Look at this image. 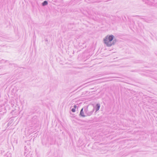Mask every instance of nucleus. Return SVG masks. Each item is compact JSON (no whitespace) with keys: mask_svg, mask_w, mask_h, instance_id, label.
Instances as JSON below:
<instances>
[{"mask_svg":"<svg viewBox=\"0 0 157 157\" xmlns=\"http://www.w3.org/2000/svg\"><path fill=\"white\" fill-rule=\"evenodd\" d=\"M114 36L110 35L105 36L104 39V42L108 47H110L115 44L116 42V39L113 40Z\"/></svg>","mask_w":157,"mask_h":157,"instance_id":"f257e3e1","label":"nucleus"},{"mask_svg":"<svg viewBox=\"0 0 157 157\" xmlns=\"http://www.w3.org/2000/svg\"><path fill=\"white\" fill-rule=\"evenodd\" d=\"M84 108L85 113L88 116L92 115L94 110V108H93L92 110H90L88 109V107H84Z\"/></svg>","mask_w":157,"mask_h":157,"instance_id":"f03ea898","label":"nucleus"},{"mask_svg":"<svg viewBox=\"0 0 157 157\" xmlns=\"http://www.w3.org/2000/svg\"><path fill=\"white\" fill-rule=\"evenodd\" d=\"M83 108H82L81 110L80 113L79 114V116L82 117H85L86 116L84 114V113L83 112Z\"/></svg>","mask_w":157,"mask_h":157,"instance_id":"7ed1b4c3","label":"nucleus"},{"mask_svg":"<svg viewBox=\"0 0 157 157\" xmlns=\"http://www.w3.org/2000/svg\"><path fill=\"white\" fill-rule=\"evenodd\" d=\"M100 108V104H97L95 106L96 111H98Z\"/></svg>","mask_w":157,"mask_h":157,"instance_id":"20e7f679","label":"nucleus"},{"mask_svg":"<svg viewBox=\"0 0 157 157\" xmlns=\"http://www.w3.org/2000/svg\"><path fill=\"white\" fill-rule=\"evenodd\" d=\"M48 4V2L46 1H44L42 3V5L43 6H44L47 5Z\"/></svg>","mask_w":157,"mask_h":157,"instance_id":"39448f33","label":"nucleus"},{"mask_svg":"<svg viewBox=\"0 0 157 157\" xmlns=\"http://www.w3.org/2000/svg\"><path fill=\"white\" fill-rule=\"evenodd\" d=\"M71 111L72 112H74L75 111V108H72V109H71Z\"/></svg>","mask_w":157,"mask_h":157,"instance_id":"423d86ee","label":"nucleus"},{"mask_svg":"<svg viewBox=\"0 0 157 157\" xmlns=\"http://www.w3.org/2000/svg\"><path fill=\"white\" fill-rule=\"evenodd\" d=\"M74 108H75V109L77 108V106L76 105H74Z\"/></svg>","mask_w":157,"mask_h":157,"instance_id":"0eeeda50","label":"nucleus"},{"mask_svg":"<svg viewBox=\"0 0 157 157\" xmlns=\"http://www.w3.org/2000/svg\"><path fill=\"white\" fill-rule=\"evenodd\" d=\"M25 148L26 149V146L25 147Z\"/></svg>","mask_w":157,"mask_h":157,"instance_id":"6e6552de","label":"nucleus"}]
</instances>
